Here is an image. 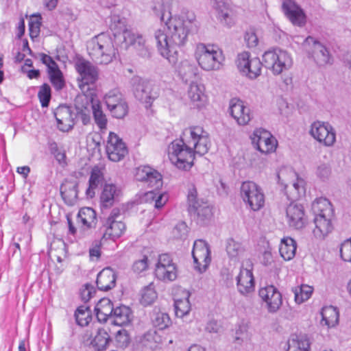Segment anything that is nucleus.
Listing matches in <instances>:
<instances>
[{
    "label": "nucleus",
    "mask_w": 351,
    "mask_h": 351,
    "mask_svg": "<svg viewBox=\"0 0 351 351\" xmlns=\"http://www.w3.org/2000/svg\"><path fill=\"white\" fill-rule=\"evenodd\" d=\"M312 210L315 215L314 219L315 228L313 231V234L317 239H324L332 230V205L326 198L320 197L313 202Z\"/></svg>",
    "instance_id": "nucleus-3"
},
{
    "label": "nucleus",
    "mask_w": 351,
    "mask_h": 351,
    "mask_svg": "<svg viewBox=\"0 0 351 351\" xmlns=\"http://www.w3.org/2000/svg\"><path fill=\"white\" fill-rule=\"evenodd\" d=\"M340 255L344 261L351 262V239H347L341 243Z\"/></svg>",
    "instance_id": "nucleus-60"
},
{
    "label": "nucleus",
    "mask_w": 351,
    "mask_h": 351,
    "mask_svg": "<svg viewBox=\"0 0 351 351\" xmlns=\"http://www.w3.org/2000/svg\"><path fill=\"white\" fill-rule=\"evenodd\" d=\"M104 100L113 117L122 119L128 114V104L119 89L114 88L109 90L104 95Z\"/></svg>",
    "instance_id": "nucleus-13"
},
{
    "label": "nucleus",
    "mask_w": 351,
    "mask_h": 351,
    "mask_svg": "<svg viewBox=\"0 0 351 351\" xmlns=\"http://www.w3.org/2000/svg\"><path fill=\"white\" fill-rule=\"evenodd\" d=\"M189 232L188 226L185 222L178 223L173 229L172 234L174 238L178 239H184L186 238Z\"/></svg>",
    "instance_id": "nucleus-56"
},
{
    "label": "nucleus",
    "mask_w": 351,
    "mask_h": 351,
    "mask_svg": "<svg viewBox=\"0 0 351 351\" xmlns=\"http://www.w3.org/2000/svg\"><path fill=\"white\" fill-rule=\"evenodd\" d=\"M210 3L220 23L228 27H232L235 21L230 0H210Z\"/></svg>",
    "instance_id": "nucleus-18"
},
{
    "label": "nucleus",
    "mask_w": 351,
    "mask_h": 351,
    "mask_svg": "<svg viewBox=\"0 0 351 351\" xmlns=\"http://www.w3.org/2000/svg\"><path fill=\"white\" fill-rule=\"evenodd\" d=\"M40 18L38 16H32L29 22V35L32 38H36L40 33Z\"/></svg>",
    "instance_id": "nucleus-58"
},
{
    "label": "nucleus",
    "mask_w": 351,
    "mask_h": 351,
    "mask_svg": "<svg viewBox=\"0 0 351 351\" xmlns=\"http://www.w3.org/2000/svg\"><path fill=\"white\" fill-rule=\"evenodd\" d=\"M114 308L113 304L110 299L106 298L101 299L95 308L97 320L99 322L109 321Z\"/></svg>",
    "instance_id": "nucleus-38"
},
{
    "label": "nucleus",
    "mask_w": 351,
    "mask_h": 351,
    "mask_svg": "<svg viewBox=\"0 0 351 351\" xmlns=\"http://www.w3.org/2000/svg\"><path fill=\"white\" fill-rule=\"evenodd\" d=\"M110 29L115 37L122 34L123 40H125L126 32H131V30H128L126 27L125 19L115 15L111 17Z\"/></svg>",
    "instance_id": "nucleus-46"
},
{
    "label": "nucleus",
    "mask_w": 351,
    "mask_h": 351,
    "mask_svg": "<svg viewBox=\"0 0 351 351\" xmlns=\"http://www.w3.org/2000/svg\"><path fill=\"white\" fill-rule=\"evenodd\" d=\"M294 293L295 301L298 304H302L308 300L313 291V288L307 285H301L292 289Z\"/></svg>",
    "instance_id": "nucleus-47"
},
{
    "label": "nucleus",
    "mask_w": 351,
    "mask_h": 351,
    "mask_svg": "<svg viewBox=\"0 0 351 351\" xmlns=\"http://www.w3.org/2000/svg\"><path fill=\"white\" fill-rule=\"evenodd\" d=\"M130 337L128 331L124 329L119 330L115 336L117 346L119 348H126L130 343Z\"/></svg>",
    "instance_id": "nucleus-57"
},
{
    "label": "nucleus",
    "mask_w": 351,
    "mask_h": 351,
    "mask_svg": "<svg viewBox=\"0 0 351 351\" xmlns=\"http://www.w3.org/2000/svg\"><path fill=\"white\" fill-rule=\"evenodd\" d=\"M148 268V258L143 255L139 259L135 261L132 265V270L134 273L141 274Z\"/></svg>",
    "instance_id": "nucleus-59"
},
{
    "label": "nucleus",
    "mask_w": 351,
    "mask_h": 351,
    "mask_svg": "<svg viewBox=\"0 0 351 351\" xmlns=\"http://www.w3.org/2000/svg\"><path fill=\"white\" fill-rule=\"evenodd\" d=\"M226 250L228 257L234 259L241 256L245 252V248L241 243L233 239H228L226 241Z\"/></svg>",
    "instance_id": "nucleus-48"
},
{
    "label": "nucleus",
    "mask_w": 351,
    "mask_h": 351,
    "mask_svg": "<svg viewBox=\"0 0 351 351\" xmlns=\"http://www.w3.org/2000/svg\"><path fill=\"white\" fill-rule=\"evenodd\" d=\"M135 178L154 189H158L162 186V176L149 166H141L136 168Z\"/></svg>",
    "instance_id": "nucleus-23"
},
{
    "label": "nucleus",
    "mask_w": 351,
    "mask_h": 351,
    "mask_svg": "<svg viewBox=\"0 0 351 351\" xmlns=\"http://www.w3.org/2000/svg\"><path fill=\"white\" fill-rule=\"evenodd\" d=\"M189 297L190 293L189 291H183V298L175 299V313L178 317H183L190 312L191 304L189 302Z\"/></svg>",
    "instance_id": "nucleus-45"
},
{
    "label": "nucleus",
    "mask_w": 351,
    "mask_h": 351,
    "mask_svg": "<svg viewBox=\"0 0 351 351\" xmlns=\"http://www.w3.org/2000/svg\"><path fill=\"white\" fill-rule=\"evenodd\" d=\"M238 291L243 295H247L254 292L255 281L252 269L241 267L237 277Z\"/></svg>",
    "instance_id": "nucleus-29"
},
{
    "label": "nucleus",
    "mask_w": 351,
    "mask_h": 351,
    "mask_svg": "<svg viewBox=\"0 0 351 351\" xmlns=\"http://www.w3.org/2000/svg\"><path fill=\"white\" fill-rule=\"evenodd\" d=\"M322 325L328 328L335 326L339 323V313L337 307L333 306H324L321 311Z\"/></svg>",
    "instance_id": "nucleus-41"
},
{
    "label": "nucleus",
    "mask_w": 351,
    "mask_h": 351,
    "mask_svg": "<svg viewBox=\"0 0 351 351\" xmlns=\"http://www.w3.org/2000/svg\"><path fill=\"white\" fill-rule=\"evenodd\" d=\"M240 193L243 201L251 210L258 211L264 206V193L255 182H243L241 186Z\"/></svg>",
    "instance_id": "nucleus-11"
},
{
    "label": "nucleus",
    "mask_w": 351,
    "mask_h": 351,
    "mask_svg": "<svg viewBox=\"0 0 351 351\" xmlns=\"http://www.w3.org/2000/svg\"><path fill=\"white\" fill-rule=\"evenodd\" d=\"M92 112L95 124L101 132L106 130L107 117L102 110L101 105L98 100H95L92 97Z\"/></svg>",
    "instance_id": "nucleus-42"
},
{
    "label": "nucleus",
    "mask_w": 351,
    "mask_h": 351,
    "mask_svg": "<svg viewBox=\"0 0 351 351\" xmlns=\"http://www.w3.org/2000/svg\"><path fill=\"white\" fill-rule=\"evenodd\" d=\"M96 284L98 289L107 291L112 289L116 285V275L110 268L102 269L97 277Z\"/></svg>",
    "instance_id": "nucleus-35"
},
{
    "label": "nucleus",
    "mask_w": 351,
    "mask_h": 351,
    "mask_svg": "<svg viewBox=\"0 0 351 351\" xmlns=\"http://www.w3.org/2000/svg\"><path fill=\"white\" fill-rule=\"evenodd\" d=\"M75 69L80 75L82 84H93L98 80L97 68L88 61L78 60L75 62Z\"/></svg>",
    "instance_id": "nucleus-27"
},
{
    "label": "nucleus",
    "mask_w": 351,
    "mask_h": 351,
    "mask_svg": "<svg viewBox=\"0 0 351 351\" xmlns=\"http://www.w3.org/2000/svg\"><path fill=\"white\" fill-rule=\"evenodd\" d=\"M195 55L199 66L206 71L220 70L225 60L222 50L215 45L199 43Z\"/></svg>",
    "instance_id": "nucleus-5"
},
{
    "label": "nucleus",
    "mask_w": 351,
    "mask_h": 351,
    "mask_svg": "<svg viewBox=\"0 0 351 351\" xmlns=\"http://www.w3.org/2000/svg\"><path fill=\"white\" fill-rule=\"evenodd\" d=\"M210 147L208 134L200 126L185 128L180 138L168 146L169 160L179 169L187 171L194 165L195 155L206 154Z\"/></svg>",
    "instance_id": "nucleus-2"
},
{
    "label": "nucleus",
    "mask_w": 351,
    "mask_h": 351,
    "mask_svg": "<svg viewBox=\"0 0 351 351\" xmlns=\"http://www.w3.org/2000/svg\"><path fill=\"white\" fill-rule=\"evenodd\" d=\"M239 72L249 79L254 80L261 75L263 62L258 58H251L248 51L238 54L236 60Z\"/></svg>",
    "instance_id": "nucleus-12"
},
{
    "label": "nucleus",
    "mask_w": 351,
    "mask_h": 351,
    "mask_svg": "<svg viewBox=\"0 0 351 351\" xmlns=\"http://www.w3.org/2000/svg\"><path fill=\"white\" fill-rule=\"evenodd\" d=\"M331 167L328 164L322 163L316 169V176L322 181L328 180L331 175Z\"/></svg>",
    "instance_id": "nucleus-55"
},
{
    "label": "nucleus",
    "mask_w": 351,
    "mask_h": 351,
    "mask_svg": "<svg viewBox=\"0 0 351 351\" xmlns=\"http://www.w3.org/2000/svg\"><path fill=\"white\" fill-rule=\"evenodd\" d=\"M77 218L78 223L84 230L95 228L97 223L96 212L90 207L82 208Z\"/></svg>",
    "instance_id": "nucleus-36"
},
{
    "label": "nucleus",
    "mask_w": 351,
    "mask_h": 351,
    "mask_svg": "<svg viewBox=\"0 0 351 351\" xmlns=\"http://www.w3.org/2000/svg\"><path fill=\"white\" fill-rule=\"evenodd\" d=\"M88 50L94 61L105 64L111 62L117 53L112 38L105 33L92 38L88 43Z\"/></svg>",
    "instance_id": "nucleus-4"
},
{
    "label": "nucleus",
    "mask_w": 351,
    "mask_h": 351,
    "mask_svg": "<svg viewBox=\"0 0 351 351\" xmlns=\"http://www.w3.org/2000/svg\"><path fill=\"white\" fill-rule=\"evenodd\" d=\"M149 198H152L155 201V207L156 208H162L168 200V195L166 193H156L153 191L147 193Z\"/></svg>",
    "instance_id": "nucleus-54"
},
{
    "label": "nucleus",
    "mask_w": 351,
    "mask_h": 351,
    "mask_svg": "<svg viewBox=\"0 0 351 351\" xmlns=\"http://www.w3.org/2000/svg\"><path fill=\"white\" fill-rule=\"evenodd\" d=\"M120 191L112 184L104 185L100 196V202L102 208H109L114 202L118 197Z\"/></svg>",
    "instance_id": "nucleus-40"
},
{
    "label": "nucleus",
    "mask_w": 351,
    "mask_h": 351,
    "mask_svg": "<svg viewBox=\"0 0 351 351\" xmlns=\"http://www.w3.org/2000/svg\"><path fill=\"white\" fill-rule=\"evenodd\" d=\"M296 242L291 237H285L281 240L279 252L285 261L291 260L295 254Z\"/></svg>",
    "instance_id": "nucleus-43"
},
{
    "label": "nucleus",
    "mask_w": 351,
    "mask_h": 351,
    "mask_svg": "<svg viewBox=\"0 0 351 351\" xmlns=\"http://www.w3.org/2000/svg\"><path fill=\"white\" fill-rule=\"evenodd\" d=\"M248 339L247 326L245 324H239L235 330L232 343L236 347L241 346Z\"/></svg>",
    "instance_id": "nucleus-50"
},
{
    "label": "nucleus",
    "mask_w": 351,
    "mask_h": 351,
    "mask_svg": "<svg viewBox=\"0 0 351 351\" xmlns=\"http://www.w3.org/2000/svg\"><path fill=\"white\" fill-rule=\"evenodd\" d=\"M38 97L42 107H47L51 99V88L47 84H44L40 87Z\"/></svg>",
    "instance_id": "nucleus-53"
},
{
    "label": "nucleus",
    "mask_w": 351,
    "mask_h": 351,
    "mask_svg": "<svg viewBox=\"0 0 351 351\" xmlns=\"http://www.w3.org/2000/svg\"><path fill=\"white\" fill-rule=\"evenodd\" d=\"M278 182L286 189L288 187L293 189L290 193L291 198L297 199L305 193L304 181L298 177V173L291 167H282L277 173Z\"/></svg>",
    "instance_id": "nucleus-9"
},
{
    "label": "nucleus",
    "mask_w": 351,
    "mask_h": 351,
    "mask_svg": "<svg viewBox=\"0 0 351 351\" xmlns=\"http://www.w3.org/2000/svg\"><path fill=\"white\" fill-rule=\"evenodd\" d=\"M156 278L164 282H171L177 278V267L169 254H162L158 256L156 265Z\"/></svg>",
    "instance_id": "nucleus-17"
},
{
    "label": "nucleus",
    "mask_w": 351,
    "mask_h": 351,
    "mask_svg": "<svg viewBox=\"0 0 351 351\" xmlns=\"http://www.w3.org/2000/svg\"><path fill=\"white\" fill-rule=\"evenodd\" d=\"M286 218L289 226L295 229H302L306 223L304 207L301 204L291 203L286 209Z\"/></svg>",
    "instance_id": "nucleus-26"
},
{
    "label": "nucleus",
    "mask_w": 351,
    "mask_h": 351,
    "mask_svg": "<svg viewBox=\"0 0 351 351\" xmlns=\"http://www.w3.org/2000/svg\"><path fill=\"white\" fill-rule=\"evenodd\" d=\"M75 317L78 325L87 326L92 319L90 308L86 305L79 306L75 312Z\"/></svg>",
    "instance_id": "nucleus-49"
},
{
    "label": "nucleus",
    "mask_w": 351,
    "mask_h": 351,
    "mask_svg": "<svg viewBox=\"0 0 351 351\" xmlns=\"http://www.w3.org/2000/svg\"><path fill=\"white\" fill-rule=\"evenodd\" d=\"M192 256L195 268L201 273L205 271L211 262L210 245L203 239L195 241Z\"/></svg>",
    "instance_id": "nucleus-15"
},
{
    "label": "nucleus",
    "mask_w": 351,
    "mask_h": 351,
    "mask_svg": "<svg viewBox=\"0 0 351 351\" xmlns=\"http://www.w3.org/2000/svg\"><path fill=\"white\" fill-rule=\"evenodd\" d=\"M110 341V337L107 330L99 328L90 344L96 351H104L107 349Z\"/></svg>",
    "instance_id": "nucleus-44"
},
{
    "label": "nucleus",
    "mask_w": 351,
    "mask_h": 351,
    "mask_svg": "<svg viewBox=\"0 0 351 351\" xmlns=\"http://www.w3.org/2000/svg\"><path fill=\"white\" fill-rule=\"evenodd\" d=\"M311 136L326 147H331L336 141V133L333 127L324 121H314L309 131Z\"/></svg>",
    "instance_id": "nucleus-14"
},
{
    "label": "nucleus",
    "mask_w": 351,
    "mask_h": 351,
    "mask_svg": "<svg viewBox=\"0 0 351 351\" xmlns=\"http://www.w3.org/2000/svg\"><path fill=\"white\" fill-rule=\"evenodd\" d=\"M282 10L293 25L301 27L306 23V15L303 10L294 1H285L282 3Z\"/></svg>",
    "instance_id": "nucleus-30"
},
{
    "label": "nucleus",
    "mask_w": 351,
    "mask_h": 351,
    "mask_svg": "<svg viewBox=\"0 0 351 351\" xmlns=\"http://www.w3.org/2000/svg\"><path fill=\"white\" fill-rule=\"evenodd\" d=\"M229 112L239 125L248 124L252 119L249 107L245 106L242 100L237 98H232L230 101Z\"/></svg>",
    "instance_id": "nucleus-25"
},
{
    "label": "nucleus",
    "mask_w": 351,
    "mask_h": 351,
    "mask_svg": "<svg viewBox=\"0 0 351 351\" xmlns=\"http://www.w3.org/2000/svg\"><path fill=\"white\" fill-rule=\"evenodd\" d=\"M302 47L308 55L315 56L319 65L330 62V56L328 49L312 36H308L304 40Z\"/></svg>",
    "instance_id": "nucleus-20"
},
{
    "label": "nucleus",
    "mask_w": 351,
    "mask_h": 351,
    "mask_svg": "<svg viewBox=\"0 0 351 351\" xmlns=\"http://www.w3.org/2000/svg\"><path fill=\"white\" fill-rule=\"evenodd\" d=\"M95 293L94 287L89 285H86L83 289L80 291V296L82 300L84 302H88Z\"/></svg>",
    "instance_id": "nucleus-63"
},
{
    "label": "nucleus",
    "mask_w": 351,
    "mask_h": 351,
    "mask_svg": "<svg viewBox=\"0 0 351 351\" xmlns=\"http://www.w3.org/2000/svg\"><path fill=\"white\" fill-rule=\"evenodd\" d=\"M244 40L248 48L256 47L258 43V38L253 31H247L245 32Z\"/></svg>",
    "instance_id": "nucleus-62"
},
{
    "label": "nucleus",
    "mask_w": 351,
    "mask_h": 351,
    "mask_svg": "<svg viewBox=\"0 0 351 351\" xmlns=\"http://www.w3.org/2000/svg\"><path fill=\"white\" fill-rule=\"evenodd\" d=\"M105 168L99 166L93 167L90 171V178L88 180V187L86 191L88 197H93L95 194V189L99 186H102L105 182L104 178Z\"/></svg>",
    "instance_id": "nucleus-33"
},
{
    "label": "nucleus",
    "mask_w": 351,
    "mask_h": 351,
    "mask_svg": "<svg viewBox=\"0 0 351 351\" xmlns=\"http://www.w3.org/2000/svg\"><path fill=\"white\" fill-rule=\"evenodd\" d=\"M124 42L126 45H132L138 51V55L147 58L150 53L148 47L145 46V40L141 34L133 32H126Z\"/></svg>",
    "instance_id": "nucleus-34"
},
{
    "label": "nucleus",
    "mask_w": 351,
    "mask_h": 351,
    "mask_svg": "<svg viewBox=\"0 0 351 351\" xmlns=\"http://www.w3.org/2000/svg\"><path fill=\"white\" fill-rule=\"evenodd\" d=\"M263 62L274 75L289 70L293 64L291 56L286 51L278 48L265 51L263 55Z\"/></svg>",
    "instance_id": "nucleus-6"
},
{
    "label": "nucleus",
    "mask_w": 351,
    "mask_h": 351,
    "mask_svg": "<svg viewBox=\"0 0 351 351\" xmlns=\"http://www.w3.org/2000/svg\"><path fill=\"white\" fill-rule=\"evenodd\" d=\"M58 129L62 132H69L75 125V119L72 110L67 106H59L54 113Z\"/></svg>",
    "instance_id": "nucleus-31"
},
{
    "label": "nucleus",
    "mask_w": 351,
    "mask_h": 351,
    "mask_svg": "<svg viewBox=\"0 0 351 351\" xmlns=\"http://www.w3.org/2000/svg\"><path fill=\"white\" fill-rule=\"evenodd\" d=\"M252 143L261 153L269 154L276 151L277 140L267 130L256 128L251 136Z\"/></svg>",
    "instance_id": "nucleus-16"
},
{
    "label": "nucleus",
    "mask_w": 351,
    "mask_h": 351,
    "mask_svg": "<svg viewBox=\"0 0 351 351\" xmlns=\"http://www.w3.org/2000/svg\"><path fill=\"white\" fill-rule=\"evenodd\" d=\"M150 11L151 14L165 23L154 34L157 50L161 56L175 65L178 60V49L186 44L192 22L172 17L167 0L154 1Z\"/></svg>",
    "instance_id": "nucleus-1"
},
{
    "label": "nucleus",
    "mask_w": 351,
    "mask_h": 351,
    "mask_svg": "<svg viewBox=\"0 0 351 351\" xmlns=\"http://www.w3.org/2000/svg\"><path fill=\"white\" fill-rule=\"evenodd\" d=\"M131 320L130 308L126 306L121 305L114 308L110 322L117 326H124Z\"/></svg>",
    "instance_id": "nucleus-39"
},
{
    "label": "nucleus",
    "mask_w": 351,
    "mask_h": 351,
    "mask_svg": "<svg viewBox=\"0 0 351 351\" xmlns=\"http://www.w3.org/2000/svg\"><path fill=\"white\" fill-rule=\"evenodd\" d=\"M104 234L102 240H112L115 241L120 238L126 230V226L122 221L121 210L118 208H113L104 225Z\"/></svg>",
    "instance_id": "nucleus-10"
},
{
    "label": "nucleus",
    "mask_w": 351,
    "mask_h": 351,
    "mask_svg": "<svg viewBox=\"0 0 351 351\" xmlns=\"http://www.w3.org/2000/svg\"><path fill=\"white\" fill-rule=\"evenodd\" d=\"M76 113L75 122H81L84 125H87L91 122L90 112L92 111V96L83 94L78 95L75 100Z\"/></svg>",
    "instance_id": "nucleus-21"
},
{
    "label": "nucleus",
    "mask_w": 351,
    "mask_h": 351,
    "mask_svg": "<svg viewBox=\"0 0 351 351\" xmlns=\"http://www.w3.org/2000/svg\"><path fill=\"white\" fill-rule=\"evenodd\" d=\"M261 298L266 303L269 313H276L282 304V295L276 287L268 285L262 287L258 292Z\"/></svg>",
    "instance_id": "nucleus-22"
},
{
    "label": "nucleus",
    "mask_w": 351,
    "mask_h": 351,
    "mask_svg": "<svg viewBox=\"0 0 351 351\" xmlns=\"http://www.w3.org/2000/svg\"><path fill=\"white\" fill-rule=\"evenodd\" d=\"M176 71L182 79L185 82H193L197 78L198 74V69L196 65L189 60H183L176 66Z\"/></svg>",
    "instance_id": "nucleus-32"
},
{
    "label": "nucleus",
    "mask_w": 351,
    "mask_h": 351,
    "mask_svg": "<svg viewBox=\"0 0 351 351\" xmlns=\"http://www.w3.org/2000/svg\"><path fill=\"white\" fill-rule=\"evenodd\" d=\"M187 97L192 108L200 110L206 106L207 97L204 85L195 82L190 83L187 90Z\"/></svg>",
    "instance_id": "nucleus-28"
},
{
    "label": "nucleus",
    "mask_w": 351,
    "mask_h": 351,
    "mask_svg": "<svg viewBox=\"0 0 351 351\" xmlns=\"http://www.w3.org/2000/svg\"><path fill=\"white\" fill-rule=\"evenodd\" d=\"M157 298V293L152 285L145 287L141 291V303L143 306L152 304Z\"/></svg>",
    "instance_id": "nucleus-51"
},
{
    "label": "nucleus",
    "mask_w": 351,
    "mask_h": 351,
    "mask_svg": "<svg viewBox=\"0 0 351 351\" xmlns=\"http://www.w3.org/2000/svg\"><path fill=\"white\" fill-rule=\"evenodd\" d=\"M106 152L110 160L119 162L128 154V149L121 138L114 132H110L106 142Z\"/></svg>",
    "instance_id": "nucleus-19"
},
{
    "label": "nucleus",
    "mask_w": 351,
    "mask_h": 351,
    "mask_svg": "<svg viewBox=\"0 0 351 351\" xmlns=\"http://www.w3.org/2000/svg\"><path fill=\"white\" fill-rule=\"evenodd\" d=\"M154 327L159 330H163L167 328L171 324V319L167 313H158L152 319Z\"/></svg>",
    "instance_id": "nucleus-52"
},
{
    "label": "nucleus",
    "mask_w": 351,
    "mask_h": 351,
    "mask_svg": "<svg viewBox=\"0 0 351 351\" xmlns=\"http://www.w3.org/2000/svg\"><path fill=\"white\" fill-rule=\"evenodd\" d=\"M40 60L47 67V72L51 83L57 90H61L64 86L62 73L53 58L45 53L39 54Z\"/></svg>",
    "instance_id": "nucleus-24"
},
{
    "label": "nucleus",
    "mask_w": 351,
    "mask_h": 351,
    "mask_svg": "<svg viewBox=\"0 0 351 351\" xmlns=\"http://www.w3.org/2000/svg\"><path fill=\"white\" fill-rule=\"evenodd\" d=\"M105 240H95L93 243V245L89 249V256L92 260L98 259L101 256V247Z\"/></svg>",
    "instance_id": "nucleus-61"
},
{
    "label": "nucleus",
    "mask_w": 351,
    "mask_h": 351,
    "mask_svg": "<svg viewBox=\"0 0 351 351\" xmlns=\"http://www.w3.org/2000/svg\"><path fill=\"white\" fill-rule=\"evenodd\" d=\"M311 341L306 335H292L287 341V351H310Z\"/></svg>",
    "instance_id": "nucleus-37"
},
{
    "label": "nucleus",
    "mask_w": 351,
    "mask_h": 351,
    "mask_svg": "<svg viewBox=\"0 0 351 351\" xmlns=\"http://www.w3.org/2000/svg\"><path fill=\"white\" fill-rule=\"evenodd\" d=\"M187 202L189 212L191 216L196 217L197 223L205 224L211 218V207L208 202L198 198L197 189L193 185L189 189Z\"/></svg>",
    "instance_id": "nucleus-7"
},
{
    "label": "nucleus",
    "mask_w": 351,
    "mask_h": 351,
    "mask_svg": "<svg viewBox=\"0 0 351 351\" xmlns=\"http://www.w3.org/2000/svg\"><path fill=\"white\" fill-rule=\"evenodd\" d=\"M77 184H74L72 186V189H70L69 191H66V186L65 185H62L60 188V193L62 197L64 199L66 197L76 198L77 195Z\"/></svg>",
    "instance_id": "nucleus-64"
},
{
    "label": "nucleus",
    "mask_w": 351,
    "mask_h": 351,
    "mask_svg": "<svg viewBox=\"0 0 351 351\" xmlns=\"http://www.w3.org/2000/svg\"><path fill=\"white\" fill-rule=\"evenodd\" d=\"M132 90L134 97L149 108L152 102L158 97V87L154 82L134 77L132 80Z\"/></svg>",
    "instance_id": "nucleus-8"
}]
</instances>
